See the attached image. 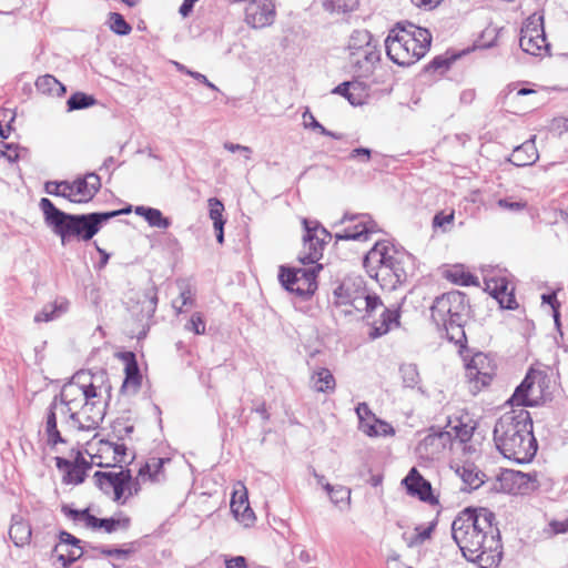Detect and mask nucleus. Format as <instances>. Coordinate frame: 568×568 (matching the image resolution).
Segmentation results:
<instances>
[{"instance_id": "1", "label": "nucleus", "mask_w": 568, "mask_h": 568, "mask_svg": "<svg viewBox=\"0 0 568 568\" xmlns=\"http://www.w3.org/2000/svg\"><path fill=\"white\" fill-rule=\"evenodd\" d=\"M535 383L529 375L517 386L509 399L511 406L534 407L541 397L536 394ZM540 393V387H538ZM494 442L505 458L518 464L529 463L537 453V440L532 434V420L525 408L505 413L494 428Z\"/></svg>"}, {"instance_id": "2", "label": "nucleus", "mask_w": 568, "mask_h": 568, "mask_svg": "<svg viewBox=\"0 0 568 568\" xmlns=\"http://www.w3.org/2000/svg\"><path fill=\"white\" fill-rule=\"evenodd\" d=\"M496 516L487 508H466L452 524V536L466 560L479 568H496L503 557Z\"/></svg>"}, {"instance_id": "3", "label": "nucleus", "mask_w": 568, "mask_h": 568, "mask_svg": "<svg viewBox=\"0 0 568 568\" xmlns=\"http://www.w3.org/2000/svg\"><path fill=\"white\" fill-rule=\"evenodd\" d=\"M39 206L43 213L45 224L60 236L62 245L72 240L90 241L110 219L128 214L132 211L129 205L122 210L111 212H95L89 214H69L58 207L47 197L40 200Z\"/></svg>"}, {"instance_id": "4", "label": "nucleus", "mask_w": 568, "mask_h": 568, "mask_svg": "<svg viewBox=\"0 0 568 568\" xmlns=\"http://www.w3.org/2000/svg\"><path fill=\"white\" fill-rule=\"evenodd\" d=\"M105 382L106 374L103 371L98 373L81 371L69 382L71 398L77 397L75 403L79 400L73 408L77 432L94 430L103 420L102 392L110 389Z\"/></svg>"}, {"instance_id": "5", "label": "nucleus", "mask_w": 568, "mask_h": 568, "mask_svg": "<svg viewBox=\"0 0 568 568\" xmlns=\"http://www.w3.org/2000/svg\"><path fill=\"white\" fill-rule=\"evenodd\" d=\"M363 263L382 288L392 291L407 280L413 255L388 241H379L367 252Z\"/></svg>"}, {"instance_id": "6", "label": "nucleus", "mask_w": 568, "mask_h": 568, "mask_svg": "<svg viewBox=\"0 0 568 568\" xmlns=\"http://www.w3.org/2000/svg\"><path fill=\"white\" fill-rule=\"evenodd\" d=\"M432 33L412 22H398L385 40L388 58L398 65H412L429 51Z\"/></svg>"}, {"instance_id": "7", "label": "nucleus", "mask_w": 568, "mask_h": 568, "mask_svg": "<svg viewBox=\"0 0 568 568\" xmlns=\"http://www.w3.org/2000/svg\"><path fill=\"white\" fill-rule=\"evenodd\" d=\"M432 318L443 327L448 338L456 344L466 339L464 325L469 316V302L466 294L452 291L437 297L432 307Z\"/></svg>"}, {"instance_id": "8", "label": "nucleus", "mask_w": 568, "mask_h": 568, "mask_svg": "<svg viewBox=\"0 0 568 568\" xmlns=\"http://www.w3.org/2000/svg\"><path fill=\"white\" fill-rule=\"evenodd\" d=\"M72 393L70 392L69 383L65 384L60 394L55 395L47 408L43 432L45 435V443L49 447L55 448L58 444H65L68 440L62 436L61 430L58 427L60 423L61 427L68 430H75L74 412L79 400L73 403L77 397L71 398Z\"/></svg>"}, {"instance_id": "9", "label": "nucleus", "mask_w": 568, "mask_h": 568, "mask_svg": "<svg viewBox=\"0 0 568 568\" xmlns=\"http://www.w3.org/2000/svg\"><path fill=\"white\" fill-rule=\"evenodd\" d=\"M341 304H351L355 310L366 312L365 318L372 328L369 332L372 338L385 335L393 326L399 324L398 310L385 307L377 295L363 292L353 298L341 301Z\"/></svg>"}, {"instance_id": "10", "label": "nucleus", "mask_w": 568, "mask_h": 568, "mask_svg": "<svg viewBox=\"0 0 568 568\" xmlns=\"http://www.w3.org/2000/svg\"><path fill=\"white\" fill-rule=\"evenodd\" d=\"M303 226V251L298 258L303 264H314L322 258L324 246L332 239V234L317 221L304 219Z\"/></svg>"}, {"instance_id": "11", "label": "nucleus", "mask_w": 568, "mask_h": 568, "mask_svg": "<svg viewBox=\"0 0 568 568\" xmlns=\"http://www.w3.org/2000/svg\"><path fill=\"white\" fill-rule=\"evenodd\" d=\"M321 268L322 265L298 270L281 266L278 280L285 290L301 297H307L314 294L317 288L316 277Z\"/></svg>"}, {"instance_id": "12", "label": "nucleus", "mask_w": 568, "mask_h": 568, "mask_svg": "<svg viewBox=\"0 0 568 568\" xmlns=\"http://www.w3.org/2000/svg\"><path fill=\"white\" fill-rule=\"evenodd\" d=\"M110 470L97 471L94 478L99 488L106 495H112L115 501L132 495L131 470L123 466L110 467Z\"/></svg>"}, {"instance_id": "13", "label": "nucleus", "mask_w": 568, "mask_h": 568, "mask_svg": "<svg viewBox=\"0 0 568 568\" xmlns=\"http://www.w3.org/2000/svg\"><path fill=\"white\" fill-rule=\"evenodd\" d=\"M519 45L531 55H541L548 50L542 16L534 13L526 19L520 30Z\"/></svg>"}, {"instance_id": "14", "label": "nucleus", "mask_w": 568, "mask_h": 568, "mask_svg": "<svg viewBox=\"0 0 568 568\" xmlns=\"http://www.w3.org/2000/svg\"><path fill=\"white\" fill-rule=\"evenodd\" d=\"M347 221L355 222V224L336 233V241H368L372 234L381 231L378 224L368 214L345 213L341 223H345Z\"/></svg>"}, {"instance_id": "15", "label": "nucleus", "mask_w": 568, "mask_h": 568, "mask_svg": "<svg viewBox=\"0 0 568 568\" xmlns=\"http://www.w3.org/2000/svg\"><path fill=\"white\" fill-rule=\"evenodd\" d=\"M123 364L124 379L120 388L122 396H134L139 393L142 376L136 355L131 351L116 352L114 355Z\"/></svg>"}, {"instance_id": "16", "label": "nucleus", "mask_w": 568, "mask_h": 568, "mask_svg": "<svg viewBox=\"0 0 568 568\" xmlns=\"http://www.w3.org/2000/svg\"><path fill=\"white\" fill-rule=\"evenodd\" d=\"M495 367L486 354L477 353L466 365V377L473 384L474 392H479L490 384Z\"/></svg>"}, {"instance_id": "17", "label": "nucleus", "mask_w": 568, "mask_h": 568, "mask_svg": "<svg viewBox=\"0 0 568 568\" xmlns=\"http://www.w3.org/2000/svg\"><path fill=\"white\" fill-rule=\"evenodd\" d=\"M101 187L100 176L95 173H88L73 182H68L67 199L74 203L89 202Z\"/></svg>"}, {"instance_id": "18", "label": "nucleus", "mask_w": 568, "mask_h": 568, "mask_svg": "<svg viewBox=\"0 0 568 568\" xmlns=\"http://www.w3.org/2000/svg\"><path fill=\"white\" fill-rule=\"evenodd\" d=\"M61 510L67 517H69L73 521H81L84 524L87 528L92 530L102 529L103 531L111 534L122 526V521L120 519L97 518L95 516L90 514L89 508L77 510L71 508L70 506L64 505L62 506Z\"/></svg>"}, {"instance_id": "19", "label": "nucleus", "mask_w": 568, "mask_h": 568, "mask_svg": "<svg viewBox=\"0 0 568 568\" xmlns=\"http://www.w3.org/2000/svg\"><path fill=\"white\" fill-rule=\"evenodd\" d=\"M486 291L498 302L501 308L515 310L518 307L515 298V287L505 275L485 278Z\"/></svg>"}, {"instance_id": "20", "label": "nucleus", "mask_w": 568, "mask_h": 568, "mask_svg": "<svg viewBox=\"0 0 568 568\" xmlns=\"http://www.w3.org/2000/svg\"><path fill=\"white\" fill-rule=\"evenodd\" d=\"M275 14L272 0H250L245 7V22L255 29L271 26Z\"/></svg>"}, {"instance_id": "21", "label": "nucleus", "mask_w": 568, "mask_h": 568, "mask_svg": "<svg viewBox=\"0 0 568 568\" xmlns=\"http://www.w3.org/2000/svg\"><path fill=\"white\" fill-rule=\"evenodd\" d=\"M81 540L68 531H60L59 544L55 545L53 552L57 555L63 568L69 567L71 564L79 560L83 555V549L80 546Z\"/></svg>"}, {"instance_id": "22", "label": "nucleus", "mask_w": 568, "mask_h": 568, "mask_svg": "<svg viewBox=\"0 0 568 568\" xmlns=\"http://www.w3.org/2000/svg\"><path fill=\"white\" fill-rule=\"evenodd\" d=\"M128 449L123 444L101 442L99 453L93 456L94 463L100 467H119L128 463Z\"/></svg>"}, {"instance_id": "23", "label": "nucleus", "mask_w": 568, "mask_h": 568, "mask_svg": "<svg viewBox=\"0 0 568 568\" xmlns=\"http://www.w3.org/2000/svg\"><path fill=\"white\" fill-rule=\"evenodd\" d=\"M452 436L449 432H433L426 435L418 444L417 452L425 459H437L446 447L450 444Z\"/></svg>"}, {"instance_id": "24", "label": "nucleus", "mask_w": 568, "mask_h": 568, "mask_svg": "<svg viewBox=\"0 0 568 568\" xmlns=\"http://www.w3.org/2000/svg\"><path fill=\"white\" fill-rule=\"evenodd\" d=\"M402 483L409 495L417 496L422 501H427L432 505L438 504V499L433 496L430 483L415 467L409 470Z\"/></svg>"}, {"instance_id": "25", "label": "nucleus", "mask_w": 568, "mask_h": 568, "mask_svg": "<svg viewBox=\"0 0 568 568\" xmlns=\"http://www.w3.org/2000/svg\"><path fill=\"white\" fill-rule=\"evenodd\" d=\"M351 63L363 74L371 73L374 65L381 59V52L377 44L367 45L365 49L352 51L349 53Z\"/></svg>"}, {"instance_id": "26", "label": "nucleus", "mask_w": 568, "mask_h": 568, "mask_svg": "<svg viewBox=\"0 0 568 568\" xmlns=\"http://www.w3.org/2000/svg\"><path fill=\"white\" fill-rule=\"evenodd\" d=\"M231 511L234 517L244 526H250L255 520V515L250 507L246 489L243 491H234L231 498Z\"/></svg>"}, {"instance_id": "27", "label": "nucleus", "mask_w": 568, "mask_h": 568, "mask_svg": "<svg viewBox=\"0 0 568 568\" xmlns=\"http://www.w3.org/2000/svg\"><path fill=\"white\" fill-rule=\"evenodd\" d=\"M456 474L463 480V491L476 490L485 483L486 475L474 464L466 463L457 467Z\"/></svg>"}, {"instance_id": "28", "label": "nucleus", "mask_w": 568, "mask_h": 568, "mask_svg": "<svg viewBox=\"0 0 568 568\" xmlns=\"http://www.w3.org/2000/svg\"><path fill=\"white\" fill-rule=\"evenodd\" d=\"M180 294L172 301V307L176 314L191 310L195 304V292L189 282L181 280L176 282Z\"/></svg>"}, {"instance_id": "29", "label": "nucleus", "mask_w": 568, "mask_h": 568, "mask_svg": "<svg viewBox=\"0 0 568 568\" xmlns=\"http://www.w3.org/2000/svg\"><path fill=\"white\" fill-rule=\"evenodd\" d=\"M169 457H149L144 462V481L149 480L152 484H160L166 479L163 466L170 463Z\"/></svg>"}, {"instance_id": "30", "label": "nucleus", "mask_w": 568, "mask_h": 568, "mask_svg": "<svg viewBox=\"0 0 568 568\" xmlns=\"http://www.w3.org/2000/svg\"><path fill=\"white\" fill-rule=\"evenodd\" d=\"M538 159V152L532 141H527L514 149L509 161L516 166L534 164Z\"/></svg>"}, {"instance_id": "31", "label": "nucleus", "mask_w": 568, "mask_h": 568, "mask_svg": "<svg viewBox=\"0 0 568 568\" xmlns=\"http://www.w3.org/2000/svg\"><path fill=\"white\" fill-rule=\"evenodd\" d=\"M9 536L17 547H23L29 544L31 538L30 525L21 518L13 517L9 529Z\"/></svg>"}, {"instance_id": "32", "label": "nucleus", "mask_w": 568, "mask_h": 568, "mask_svg": "<svg viewBox=\"0 0 568 568\" xmlns=\"http://www.w3.org/2000/svg\"><path fill=\"white\" fill-rule=\"evenodd\" d=\"M313 389L321 393L333 392L335 389V378L329 369L320 368L311 377Z\"/></svg>"}, {"instance_id": "33", "label": "nucleus", "mask_w": 568, "mask_h": 568, "mask_svg": "<svg viewBox=\"0 0 568 568\" xmlns=\"http://www.w3.org/2000/svg\"><path fill=\"white\" fill-rule=\"evenodd\" d=\"M38 91L44 94L61 97L65 93V87L51 74L39 77L36 81Z\"/></svg>"}, {"instance_id": "34", "label": "nucleus", "mask_w": 568, "mask_h": 568, "mask_svg": "<svg viewBox=\"0 0 568 568\" xmlns=\"http://www.w3.org/2000/svg\"><path fill=\"white\" fill-rule=\"evenodd\" d=\"M446 278L462 286L479 285L478 278L471 273L466 272L460 265H455L447 270Z\"/></svg>"}, {"instance_id": "35", "label": "nucleus", "mask_w": 568, "mask_h": 568, "mask_svg": "<svg viewBox=\"0 0 568 568\" xmlns=\"http://www.w3.org/2000/svg\"><path fill=\"white\" fill-rule=\"evenodd\" d=\"M363 433L369 437L392 436L395 434L393 426L384 420L372 417V422L363 423Z\"/></svg>"}, {"instance_id": "36", "label": "nucleus", "mask_w": 568, "mask_h": 568, "mask_svg": "<svg viewBox=\"0 0 568 568\" xmlns=\"http://www.w3.org/2000/svg\"><path fill=\"white\" fill-rule=\"evenodd\" d=\"M57 466L59 468L65 467V480L70 484H81L85 478V468L80 466L79 464H72L71 462L57 457Z\"/></svg>"}, {"instance_id": "37", "label": "nucleus", "mask_w": 568, "mask_h": 568, "mask_svg": "<svg viewBox=\"0 0 568 568\" xmlns=\"http://www.w3.org/2000/svg\"><path fill=\"white\" fill-rule=\"evenodd\" d=\"M377 44L367 30H355L349 37L347 49L352 51L365 49L367 45Z\"/></svg>"}, {"instance_id": "38", "label": "nucleus", "mask_w": 568, "mask_h": 568, "mask_svg": "<svg viewBox=\"0 0 568 568\" xmlns=\"http://www.w3.org/2000/svg\"><path fill=\"white\" fill-rule=\"evenodd\" d=\"M144 221L151 226L160 230H166L171 226V220L154 207H144Z\"/></svg>"}, {"instance_id": "39", "label": "nucleus", "mask_w": 568, "mask_h": 568, "mask_svg": "<svg viewBox=\"0 0 568 568\" xmlns=\"http://www.w3.org/2000/svg\"><path fill=\"white\" fill-rule=\"evenodd\" d=\"M399 372L405 387L413 388L419 384L420 376L418 368L415 364H403L399 367Z\"/></svg>"}, {"instance_id": "40", "label": "nucleus", "mask_w": 568, "mask_h": 568, "mask_svg": "<svg viewBox=\"0 0 568 568\" xmlns=\"http://www.w3.org/2000/svg\"><path fill=\"white\" fill-rule=\"evenodd\" d=\"M67 104L69 111L82 110L94 105L95 99L92 95H88L82 92H77L68 99Z\"/></svg>"}, {"instance_id": "41", "label": "nucleus", "mask_w": 568, "mask_h": 568, "mask_svg": "<svg viewBox=\"0 0 568 568\" xmlns=\"http://www.w3.org/2000/svg\"><path fill=\"white\" fill-rule=\"evenodd\" d=\"M322 4L329 12H348L353 11L357 4V0H322Z\"/></svg>"}, {"instance_id": "42", "label": "nucleus", "mask_w": 568, "mask_h": 568, "mask_svg": "<svg viewBox=\"0 0 568 568\" xmlns=\"http://www.w3.org/2000/svg\"><path fill=\"white\" fill-rule=\"evenodd\" d=\"M324 489L328 494L332 503L338 505L351 498V490L342 485L333 486L331 484H325Z\"/></svg>"}, {"instance_id": "43", "label": "nucleus", "mask_w": 568, "mask_h": 568, "mask_svg": "<svg viewBox=\"0 0 568 568\" xmlns=\"http://www.w3.org/2000/svg\"><path fill=\"white\" fill-rule=\"evenodd\" d=\"M108 24L114 33L120 36H126L131 31V27L124 20L123 16L116 12H111L109 14Z\"/></svg>"}, {"instance_id": "44", "label": "nucleus", "mask_w": 568, "mask_h": 568, "mask_svg": "<svg viewBox=\"0 0 568 568\" xmlns=\"http://www.w3.org/2000/svg\"><path fill=\"white\" fill-rule=\"evenodd\" d=\"M209 207H210V217L213 221L214 229H220L221 225L225 224V221L223 219V211H224L223 203L216 197H211V199H209Z\"/></svg>"}, {"instance_id": "45", "label": "nucleus", "mask_w": 568, "mask_h": 568, "mask_svg": "<svg viewBox=\"0 0 568 568\" xmlns=\"http://www.w3.org/2000/svg\"><path fill=\"white\" fill-rule=\"evenodd\" d=\"M184 329L187 332H193L196 335L204 334L206 329V323L204 321L202 313H193L187 323L184 325Z\"/></svg>"}, {"instance_id": "46", "label": "nucleus", "mask_w": 568, "mask_h": 568, "mask_svg": "<svg viewBox=\"0 0 568 568\" xmlns=\"http://www.w3.org/2000/svg\"><path fill=\"white\" fill-rule=\"evenodd\" d=\"M64 310L62 306L55 305H45L36 316L34 321L40 322H49L54 320L58 316V313H62Z\"/></svg>"}, {"instance_id": "47", "label": "nucleus", "mask_w": 568, "mask_h": 568, "mask_svg": "<svg viewBox=\"0 0 568 568\" xmlns=\"http://www.w3.org/2000/svg\"><path fill=\"white\" fill-rule=\"evenodd\" d=\"M44 190L48 194L55 195V196H62V197L67 199L68 181L47 182L44 185Z\"/></svg>"}, {"instance_id": "48", "label": "nucleus", "mask_w": 568, "mask_h": 568, "mask_svg": "<svg viewBox=\"0 0 568 568\" xmlns=\"http://www.w3.org/2000/svg\"><path fill=\"white\" fill-rule=\"evenodd\" d=\"M346 99L352 105L355 106L362 105L364 103L363 89L359 82H356V87L347 92Z\"/></svg>"}, {"instance_id": "49", "label": "nucleus", "mask_w": 568, "mask_h": 568, "mask_svg": "<svg viewBox=\"0 0 568 568\" xmlns=\"http://www.w3.org/2000/svg\"><path fill=\"white\" fill-rule=\"evenodd\" d=\"M349 160H357L361 163H368L372 159V150L368 148H356L351 151Z\"/></svg>"}, {"instance_id": "50", "label": "nucleus", "mask_w": 568, "mask_h": 568, "mask_svg": "<svg viewBox=\"0 0 568 568\" xmlns=\"http://www.w3.org/2000/svg\"><path fill=\"white\" fill-rule=\"evenodd\" d=\"M303 120H304V125L306 128H312L314 130H317L320 133H327V129L324 128L316 119L315 116L308 111L306 110L304 113H303Z\"/></svg>"}, {"instance_id": "51", "label": "nucleus", "mask_w": 568, "mask_h": 568, "mask_svg": "<svg viewBox=\"0 0 568 568\" xmlns=\"http://www.w3.org/2000/svg\"><path fill=\"white\" fill-rule=\"evenodd\" d=\"M498 206L503 210L521 211L526 207V203L521 201H513L510 199H500L497 202Z\"/></svg>"}, {"instance_id": "52", "label": "nucleus", "mask_w": 568, "mask_h": 568, "mask_svg": "<svg viewBox=\"0 0 568 568\" xmlns=\"http://www.w3.org/2000/svg\"><path fill=\"white\" fill-rule=\"evenodd\" d=\"M356 413L359 418L361 429L363 428V423L372 422V412L366 403H359L356 407Z\"/></svg>"}, {"instance_id": "53", "label": "nucleus", "mask_w": 568, "mask_h": 568, "mask_svg": "<svg viewBox=\"0 0 568 568\" xmlns=\"http://www.w3.org/2000/svg\"><path fill=\"white\" fill-rule=\"evenodd\" d=\"M224 149L229 152L235 153V152H245V161H250L252 156V149L246 145H241L232 142H225L223 144Z\"/></svg>"}, {"instance_id": "54", "label": "nucleus", "mask_w": 568, "mask_h": 568, "mask_svg": "<svg viewBox=\"0 0 568 568\" xmlns=\"http://www.w3.org/2000/svg\"><path fill=\"white\" fill-rule=\"evenodd\" d=\"M442 1L443 0H410L415 7L427 11L435 9Z\"/></svg>"}, {"instance_id": "55", "label": "nucleus", "mask_w": 568, "mask_h": 568, "mask_svg": "<svg viewBox=\"0 0 568 568\" xmlns=\"http://www.w3.org/2000/svg\"><path fill=\"white\" fill-rule=\"evenodd\" d=\"M189 75L192 77L193 79H195L196 81L203 83L205 87H207L209 89L213 90V91H219V88L212 83L207 78L206 75L200 73V72H189Z\"/></svg>"}, {"instance_id": "56", "label": "nucleus", "mask_w": 568, "mask_h": 568, "mask_svg": "<svg viewBox=\"0 0 568 568\" xmlns=\"http://www.w3.org/2000/svg\"><path fill=\"white\" fill-rule=\"evenodd\" d=\"M434 527H435V523H432L428 527H424V528L416 527L418 541L423 542L426 539L430 538Z\"/></svg>"}, {"instance_id": "57", "label": "nucleus", "mask_w": 568, "mask_h": 568, "mask_svg": "<svg viewBox=\"0 0 568 568\" xmlns=\"http://www.w3.org/2000/svg\"><path fill=\"white\" fill-rule=\"evenodd\" d=\"M454 221V213L450 214H436L434 216L433 223L435 226H444L445 224H449Z\"/></svg>"}, {"instance_id": "58", "label": "nucleus", "mask_w": 568, "mask_h": 568, "mask_svg": "<svg viewBox=\"0 0 568 568\" xmlns=\"http://www.w3.org/2000/svg\"><path fill=\"white\" fill-rule=\"evenodd\" d=\"M355 87H356V82H343L339 85H337L336 88H334L332 92L335 93V94H339V95H343L344 98H346L347 92L351 89H354Z\"/></svg>"}, {"instance_id": "59", "label": "nucleus", "mask_w": 568, "mask_h": 568, "mask_svg": "<svg viewBox=\"0 0 568 568\" xmlns=\"http://www.w3.org/2000/svg\"><path fill=\"white\" fill-rule=\"evenodd\" d=\"M226 568H246V559L243 556L233 557L225 561Z\"/></svg>"}, {"instance_id": "60", "label": "nucleus", "mask_w": 568, "mask_h": 568, "mask_svg": "<svg viewBox=\"0 0 568 568\" xmlns=\"http://www.w3.org/2000/svg\"><path fill=\"white\" fill-rule=\"evenodd\" d=\"M541 300L542 303L549 304L552 311L558 310L560 306L559 302L557 301L556 293L542 294Z\"/></svg>"}, {"instance_id": "61", "label": "nucleus", "mask_w": 568, "mask_h": 568, "mask_svg": "<svg viewBox=\"0 0 568 568\" xmlns=\"http://www.w3.org/2000/svg\"><path fill=\"white\" fill-rule=\"evenodd\" d=\"M193 6H194V2L191 1V0H184L183 3L181 4L180 9H179V12L181 13L182 17H187L192 10H193Z\"/></svg>"}, {"instance_id": "62", "label": "nucleus", "mask_w": 568, "mask_h": 568, "mask_svg": "<svg viewBox=\"0 0 568 568\" xmlns=\"http://www.w3.org/2000/svg\"><path fill=\"white\" fill-rule=\"evenodd\" d=\"M551 527L554 528V531L556 534H564L568 531V520L565 521H554L551 524Z\"/></svg>"}, {"instance_id": "63", "label": "nucleus", "mask_w": 568, "mask_h": 568, "mask_svg": "<svg viewBox=\"0 0 568 568\" xmlns=\"http://www.w3.org/2000/svg\"><path fill=\"white\" fill-rule=\"evenodd\" d=\"M475 99V91L474 90H465L460 94V101L463 103L469 104Z\"/></svg>"}, {"instance_id": "64", "label": "nucleus", "mask_w": 568, "mask_h": 568, "mask_svg": "<svg viewBox=\"0 0 568 568\" xmlns=\"http://www.w3.org/2000/svg\"><path fill=\"white\" fill-rule=\"evenodd\" d=\"M297 558L304 564H308L313 560V556L311 555V552L305 549L300 550V552L297 554Z\"/></svg>"}]
</instances>
